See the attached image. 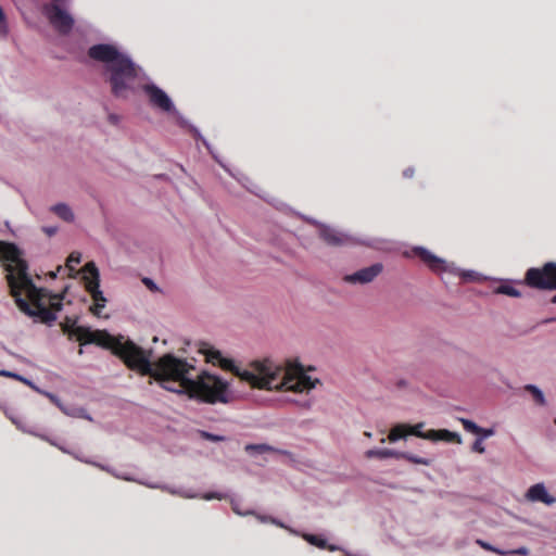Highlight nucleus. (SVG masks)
Returning <instances> with one entry per match:
<instances>
[{
  "instance_id": "obj_1",
  "label": "nucleus",
  "mask_w": 556,
  "mask_h": 556,
  "mask_svg": "<svg viewBox=\"0 0 556 556\" xmlns=\"http://www.w3.org/2000/svg\"><path fill=\"white\" fill-rule=\"evenodd\" d=\"M62 330L70 337H76L80 345L96 344L110 350L124 362L126 368L155 379L170 392L187 394L190 399L210 405L227 404L229 401L227 381L205 371L192 379L189 374L194 371L195 367L170 353L152 363L151 350H146L122 336L112 337L104 329L92 330L85 326H75V320L66 319Z\"/></svg>"
},
{
  "instance_id": "obj_2",
  "label": "nucleus",
  "mask_w": 556,
  "mask_h": 556,
  "mask_svg": "<svg viewBox=\"0 0 556 556\" xmlns=\"http://www.w3.org/2000/svg\"><path fill=\"white\" fill-rule=\"evenodd\" d=\"M0 261L8 273L5 281L10 295L18 309L28 317H39L46 324L54 321L55 313L62 309V295H52L34 285L23 251L13 242L0 241Z\"/></svg>"
},
{
  "instance_id": "obj_3",
  "label": "nucleus",
  "mask_w": 556,
  "mask_h": 556,
  "mask_svg": "<svg viewBox=\"0 0 556 556\" xmlns=\"http://www.w3.org/2000/svg\"><path fill=\"white\" fill-rule=\"evenodd\" d=\"M208 363L218 365L223 370L231 371L241 381L249 383L250 388L266 391H290L293 393L309 392L318 383L317 379L304 372L303 367L285 368L273 363L271 359H256L245 369H240L232 359L224 357L218 350L202 348Z\"/></svg>"
},
{
  "instance_id": "obj_4",
  "label": "nucleus",
  "mask_w": 556,
  "mask_h": 556,
  "mask_svg": "<svg viewBox=\"0 0 556 556\" xmlns=\"http://www.w3.org/2000/svg\"><path fill=\"white\" fill-rule=\"evenodd\" d=\"M88 56L105 64L106 81L114 98L129 99L138 90L139 67L115 46L93 45L89 47Z\"/></svg>"
},
{
  "instance_id": "obj_5",
  "label": "nucleus",
  "mask_w": 556,
  "mask_h": 556,
  "mask_svg": "<svg viewBox=\"0 0 556 556\" xmlns=\"http://www.w3.org/2000/svg\"><path fill=\"white\" fill-rule=\"evenodd\" d=\"M523 283L534 290H556V264L551 262L529 268Z\"/></svg>"
},
{
  "instance_id": "obj_6",
  "label": "nucleus",
  "mask_w": 556,
  "mask_h": 556,
  "mask_svg": "<svg viewBox=\"0 0 556 556\" xmlns=\"http://www.w3.org/2000/svg\"><path fill=\"white\" fill-rule=\"evenodd\" d=\"M81 279L85 282V289L88 291L94 304L90 306V313L94 316H99L100 309L104 307L106 303V298L103 295V292L99 289V270L94 263L90 262L85 264L84 269H81Z\"/></svg>"
},
{
  "instance_id": "obj_7",
  "label": "nucleus",
  "mask_w": 556,
  "mask_h": 556,
  "mask_svg": "<svg viewBox=\"0 0 556 556\" xmlns=\"http://www.w3.org/2000/svg\"><path fill=\"white\" fill-rule=\"evenodd\" d=\"M41 11H43L49 24L52 25L58 33L68 34L72 31V28L75 25V20H73L71 13L62 9L58 3H46Z\"/></svg>"
},
{
  "instance_id": "obj_8",
  "label": "nucleus",
  "mask_w": 556,
  "mask_h": 556,
  "mask_svg": "<svg viewBox=\"0 0 556 556\" xmlns=\"http://www.w3.org/2000/svg\"><path fill=\"white\" fill-rule=\"evenodd\" d=\"M142 90L150 99V103L152 106L163 111V112H172L174 111V104L172 103L167 93L162 90L160 87L153 84H143Z\"/></svg>"
},
{
  "instance_id": "obj_9",
  "label": "nucleus",
  "mask_w": 556,
  "mask_h": 556,
  "mask_svg": "<svg viewBox=\"0 0 556 556\" xmlns=\"http://www.w3.org/2000/svg\"><path fill=\"white\" fill-rule=\"evenodd\" d=\"M383 271L381 263H375L368 267L362 268L355 273L343 277V281L351 285H366L374 281Z\"/></svg>"
},
{
  "instance_id": "obj_10",
  "label": "nucleus",
  "mask_w": 556,
  "mask_h": 556,
  "mask_svg": "<svg viewBox=\"0 0 556 556\" xmlns=\"http://www.w3.org/2000/svg\"><path fill=\"white\" fill-rule=\"evenodd\" d=\"M424 422H419L415 426H410L408 424H397L392 427L391 431H389L388 440L389 442H395L402 438H406L407 435H415L417 438L425 439V432H422Z\"/></svg>"
},
{
  "instance_id": "obj_11",
  "label": "nucleus",
  "mask_w": 556,
  "mask_h": 556,
  "mask_svg": "<svg viewBox=\"0 0 556 556\" xmlns=\"http://www.w3.org/2000/svg\"><path fill=\"white\" fill-rule=\"evenodd\" d=\"M413 253L414 256H418L419 260L422 261V263L427 264V266L430 267L432 271L441 273L446 270V263L442 258L435 256L430 251L421 247H417L413 249Z\"/></svg>"
},
{
  "instance_id": "obj_12",
  "label": "nucleus",
  "mask_w": 556,
  "mask_h": 556,
  "mask_svg": "<svg viewBox=\"0 0 556 556\" xmlns=\"http://www.w3.org/2000/svg\"><path fill=\"white\" fill-rule=\"evenodd\" d=\"M526 498L531 503H542L546 505L556 503V497L549 495L542 483L530 486L528 493H526Z\"/></svg>"
},
{
  "instance_id": "obj_13",
  "label": "nucleus",
  "mask_w": 556,
  "mask_h": 556,
  "mask_svg": "<svg viewBox=\"0 0 556 556\" xmlns=\"http://www.w3.org/2000/svg\"><path fill=\"white\" fill-rule=\"evenodd\" d=\"M320 239L330 247H342L348 243V237L329 227H323L319 231Z\"/></svg>"
},
{
  "instance_id": "obj_14",
  "label": "nucleus",
  "mask_w": 556,
  "mask_h": 556,
  "mask_svg": "<svg viewBox=\"0 0 556 556\" xmlns=\"http://www.w3.org/2000/svg\"><path fill=\"white\" fill-rule=\"evenodd\" d=\"M426 439L432 442H459V435L448 430H430L426 432Z\"/></svg>"
},
{
  "instance_id": "obj_15",
  "label": "nucleus",
  "mask_w": 556,
  "mask_h": 556,
  "mask_svg": "<svg viewBox=\"0 0 556 556\" xmlns=\"http://www.w3.org/2000/svg\"><path fill=\"white\" fill-rule=\"evenodd\" d=\"M303 540L306 541L312 546L321 549H327L329 552H334L339 549L338 546L328 544L326 539L318 534H303Z\"/></svg>"
},
{
  "instance_id": "obj_16",
  "label": "nucleus",
  "mask_w": 556,
  "mask_h": 556,
  "mask_svg": "<svg viewBox=\"0 0 556 556\" xmlns=\"http://www.w3.org/2000/svg\"><path fill=\"white\" fill-rule=\"evenodd\" d=\"M244 451L249 454L253 453V452H256L258 454H264V453H268V452H271V453H277L279 455H287L289 454L287 451H281L279 448H276L274 446H270L266 443H258V444H254V443H249L245 445L244 447Z\"/></svg>"
},
{
  "instance_id": "obj_17",
  "label": "nucleus",
  "mask_w": 556,
  "mask_h": 556,
  "mask_svg": "<svg viewBox=\"0 0 556 556\" xmlns=\"http://www.w3.org/2000/svg\"><path fill=\"white\" fill-rule=\"evenodd\" d=\"M366 458H378V459H384V458H399V452L389 448H374L365 452Z\"/></svg>"
},
{
  "instance_id": "obj_18",
  "label": "nucleus",
  "mask_w": 556,
  "mask_h": 556,
  "mask_svg": "<svg viewBox=\"0 0 556 556\" xmlns=\"http://www.w3.org/2000/svg\"><path fill=\"white\" fill-rule=\"evenodd\" d=\"M52 212H54V214H56V216H59V218H61L67 223H72L73 219H75V215H73V212H72L71 207L67 206V204H63V203L55 204L52 207Z\"/></svg>"
},
{
  "instance_id": "obj_19",
  "label": "nucleus",
  "mask_w": 556,
  "mask_h": 556,
  "mask_svg": "<svg viewBox=\"0 0 556 556\" xmlns=\"http://www.w3.org/2000/svg\"><path fill=\"white\" fill-rule=\"evenodd\" d=\"M495 293L504 294V295L513 296V298L521 296V292L508 283H503V285L498 286L497 289H495Z\"/></svg>"
},
{
  "instance_id": "obj_20",
  "label": "nucleus",
  "mask_w": 556,
  "mask_h": 556,
  "mask_svg": "<svg viewBox=\"0 0 556 556\" xmlns=\"http://www.w3.org/2000/svg\"><path fill=\"white\" fill-rule=\"evenodd\" d=\"M525 390L530 392L531 395H533L535 404L544 405V395L538 387L533 384H528L525 387Z\"/></svg>"
},
{
  "instance_id": "obj_21",
  "label": "nucleus",
  "mask_w": 556,
  "mask_h": 556,
  "mask_svg": "<svg viewBox=\"0 0 556 556\" xmlns=\"http://www.w3.org/2000/svg\"><path fill=\"white\" fill-rule=\"evenodd\" d=\"M400 458H404L414 465H430L431 462L424 457H418L408 453L400 452Z\"/></svg>"
},
{
  "instance_id": "obj_22",
  "label": "nucleus",
  "mask_w": 556,
  "mask_h": 556,
  "mask_svg": "<svg viewBox=\"0 0 556 556\" xmlns=\"http://www.w3.org/2000/svg\"><path fill=\"white\" fill-rule=\"evenodd\" d=\"M464 430L471 432L473 434H480L482 431V428L477 426L472 420L469 419H463L462 420Z\"/></svg>"
},
{
  "instance_id": "obj_23",
  "label": "nucleus",
  "mask_w": 556,
  "mask_h": 556,
  "mask_svg": "<svg viewBox=\"0 0 556 556\" xmlns=\"http://www.w3.org/2000/svg\"><path fill=\"white\" fill-rule=\"evenodd\" d=\"M477 545H479L481 548H483L484 551L486 552H492V553H495L497 554L498 556H505V551H502L501 548L498 547H495L482 540H477Z\"/></svg>"
},
{
  "instance_id": "obj_24",
  "label": "nucleus",
  "mask_w": 556,
  "mask_h": 556,
  "mask_svg": "<svg viewBox=\"0 0 556 556\" xmlns=\"http://www.w3.org/2000/svg\"><path fill=\"white\" fill-rule=\"evenodd\" d=\"M81 255L79 252H72L70 256H67L66 266L71 271L75 270L74 265L80 264Z\"/></svg>"
},
{
  "instance_id": "obj_25",
  "label": "nucleus",
  "mask_w": 556,
  "mask_h": 556,
  "mask_svg": "<svg viewBox=\"0 0 556 556\" xmlns=\"http://www.w3.org/2000/svg\"><path fill=\"white\" fill-rule=\"evenodd\" d=\"M200 437L210 442H224L225 441L224 435L213 434V433L206 432L204 430L200 431Z\"/></svg>"
},
{
  "instance_id": "obj_26",
  "label": "nucleus",
  "mask_w": 556,
  "mask_h": 556,
  "mask_svg": "<svg viewBox=\"0 0 556 556\" xmlns=\"http://www.w3.org/2000/svg\"><path fill=\"white\" fill-rule=\"evenodd\" d=\"M528 555H529V548H527V547H519V548L506 552V556H528Z\"/></svg>"
},
{
  "instance_id": "obj_27",
  "label": "nucleus",
  "mask_w": 556,
  "mask_h": 556,
  "mask_svg": "<svg viewBox=\"0 0 556 556\" xmlns=\"http://www.w3.org/2000/svg\"><path fill=\"white\" fill-rule=\"evenodd\" d=\"M471 450L472 452L478 454H482L483 452H485V447H483L482 444V439H477L476 441H473Z\"/></svg>"
},
{
  "instance_id": "obj_28",
  "label": "nucleus",
  "mask_w": 556,
  "mask_h": 556,
  "mask_svg": "<svg viewBox=\"0 0 556 556\" xmlns=\"http://www.w3.org/2000/svg\"><path fill=\"white\" fill-rule=\"evenodd\" d=\"M142 283L146 285V287L148 288V290L152 291V292H159L160 289L157 288V286L155 285V282H153L152 279L150 278H143L142 279Z\"/></svg>"
},
{
  "instance_id": "obj_29",
  "label": "nucleus",
  "mask_w": 556,
  "mask_h": 556,
  "mask_svg": "<svg viewBox=\"0 0 556 556\" xmlns=\"http://www.w3.org/2000/svg\"><path fill=\"white\" fill-rule=\"evenodd\" d=\"M0 376L1 377H13L14 379H17L18 381H23V378L20 377L17 374H12L8 370H1Z\"/></svg>"
},
{
  "instance_id": "obj_30",
  "label": "nucleus",
  "mask_w": 556,
  "mask_h": 556,
  "mask_svg": "<svg viewBox=\"0 0 556 556\" xmlns=\"http://www.w3.org/2000/svg\"><path fill=\"white\" fill-rule=\"evenodd\" d=\"M202 498H204L206 501L214 500V498L222 500L223 495L219 493H206V494H204V496H202Z\"/></svg>"
},
{
  "instance_id": "obj_31",
  "label": "nucleus",
  "mask_w": 556,
  "mask_h": 556,
  "mask_svg": "<svg viewBox=\"0 0 556 556\" xmlns=\"http://www.w3.org/2000/svg\"><path fill=\"white\" fill-rule=\"evenodd\" d=\"M493 434H494L493 430L482 428L481 433H479L478 435H482V438H489V437H491Z\"/></svg>"
},
{
  "instance_id": "obj_32",
  "label": "nucleus",
  "mask_w": 556,
  "mask_h": 556,
  "mask_svg": "<svg viewBox=\"0 0 556 556\" xmlns=\"http://www.w3.org/2000/svg\"><path fill=\"white\" fill-rule=\"evenodd\" d=\"M258 519H260L261 521H263V522L270 521V522H273V523H275V525L279 526V527H282V525H281V523L277 522L276 520H274V519H271V518L258 517Z\"/></svg>"
},
{
  "instance_id": "obj_33",
  "label": "nucleus",
  "mask_w": 556,
  "mask_h": 556,
  "mask_svg": "<svg viewBox=\"0 0 556 556\" xmlns=\"http://www.w3.org/2000/svg\"><path fill=\"white\" fill-rule=\"evenodd\" d=\"M463 277H464V279H467V280H473V271H464Z\"/></svg>"
},
{
  "instance_id": "obj_34",
  "label": "nucleus",
  "mask_w": 556,
  "mask_h": 556,
  "mask_svg": "<svg viewBox=\"0 0 556 556\" xmlns=\"http://www.w3.org/2000/svg\"><path fill=\"white\" fill-rule=\"evenodd\" d=\"M302 408H308L312 405V402L309 400H306L299 404Z\"/></svg>"
},
{
  "instance_id": "obj_35",
  "label": "nucleus",
  "mask_w": 556,
  "mask_h": 556,
  "mask_svg": "<svg viewBox=\"0 0 556 556\" xmlns=\"http://www.w3.org/2000/svg\"><path fill=\"white\" fill-rule=\"evenodd\" d=\"M45 231L49 236H53L55 233V228H45Z\"/></svg>"
},
{
  "instance_id": "obj_36",
  "label": "nucleus",
  "mask_w": 556,
  "mask_h": 556,
  "mask_svg": "<svg viewBox=\"0 0 556 556\" xmlns=\"http://www.w3.org/2000/svg\"><path fill=\"white\" fill-rule=\"evenodd\" d=\"M551 302L556 304V293H555V295H553Z\"/></svg>"
},
{
  "instance_id": "obj_37",
  "label": "nucleus",
  "mask_w": 556,
  "mask_h": 556,
  "mask_svg": "<svg viewBox=\"0 0 556 556\" xmlns=\"http://www.w3.org/2000/svg\"><path fill=\"white\" fill-rule=\"evenodd\" d=\"M404 175L410 176V172H404Z\"/></svg>"
},
{
  "instance_id": "obj_38",
  "label": "nucleus",
  "mask_w": 556,
  "mask_h": 556,
  "mask_svg": "<svg viewBox=\"0 0 556 556\" xmlns=\"http://www.w3.org/2000/svg\"><path fill=\"white\" fill-rule=\"evenodd\" d=\"M404 175L410 176V172H404Z\"/></svg>"
},
{
  "instance_id": "obj_39",
  "label": "nucleus",
  "mask_w": 556,
  "mask_h": 556,
  "mask_svg": "<svg viewBox=\"0 0 556 556\" xmlns=\"http://www.w3.org/2000/svg\"><path fill=\"white\" fill-rule=\"evenodd\" d=\"M365 435L370 438V433L369 432H365Z\"/></svg>"
},
{
  "instance_id": "obj_40",
  "label": "nucleus",
  "mask_w": 556,
  "mask_h": 556,
  "mask_svg": "<svg viewBox=\"0 0 556 556\" xmlns=\"http://www.w3.org/2000/svg\"><path fill=\"white\" fill-rule=\"evenodd\" d=\"M54 2L61 1V0H53Z\"/></svg>"
},
{
  "instance_id": "obj_41",
  "label": "nucleus",
  "mask_w": 556,
  "mask_h": 556,
  "mask_svg": "<svg viewBox=\"0 0 556 556\" xmlns=\"http://www.w3.org/2000/svg\"><path fill=\"white\" fill-rule=\"evenodd\" d=\"M555 425H556V419H555Z\"/></svg>"
}]
</instances>
